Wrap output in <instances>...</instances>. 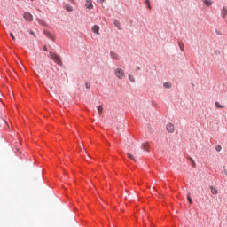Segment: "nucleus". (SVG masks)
<instances>
[{
    "label": "nucleus",
    "instance_id": "nucleus-1",
    "mask_svg": "<svg viewBox=\"0 0 227 227\" xmlns=\"http://www.w3.org/2000/svg\"><path fill=\"white\" fill-rule=\"evenodd\" d=\"M114 75H116V77L118 79H124L125 78V71H123V69L117 67L114 70Z\"/></svg>",
    "mask_w": 227,
    "mask_h": 227
},
{
    "label": "nucleus",
    "instance_id": "nucleus-2",
    "mask_svg": "<svg viewBox=\"0 0 227 227\" xmlns=\"http://www.w3.org/2000/svg\"><path fill=\"white\" fill-rule=\"evenodd\" d=\"M50 58L51 59H53L55 63H57V65H61V59H59V56H58V54L56 53H50Z\"/></svg>",
    "mask_w": 227,
    "mask_h": 227
},
{
    "label": "nucleus",
    "instance_id": "nucleus-3",
    "mask_svg": "<svg viewBox=\"0 0 227 227\" xmlns=\"http://www.w3.org/2000/svg\"><path fill=\"white\" fill-rule=\"evenodd\" d=\"M23 19H25L27 22H33V14L29 12H24Z\"/></svg>",
    "mask_w": 227,
    "mask_h": 227
},
{
    "label": "nucleus",
    "instance_id": "nucleus-4",
    "mask_svg": "<svg viewBox=\"0 0 227 227\" xmlns=\"http://www.w3.org/2000/svg\"><path fill=\"white\" fill-rule=\"evenodd\" d=\"M166 129L169 134H173V132H175V125L169 122L166 125Z\"/></svg>",
    "mask_w": 227,
    "mask_h": 227
},
{
    "label": "nucleus",
    "instance_id": "nucleus-5",
    "mask_svg": "<svg viewBox=\"0 0 227 227\" xmlns=\"http://www.w3.org/2000/svg\"><path fill=\"white\" fill-rule=\"evenodd\" d=\"M91 31L94 32L95 35H100V27H98V25H94Z\"/></svg>",
    "mask_w": 227,
    "mask_h": 227
},
{
    "label": "nucleus",
    "instance_id": "nucleus-6",
    "mask_svg": "<svg viewBox=\"0 0 227 227\" xmlns=\"http://www.w3.org/2000/svg\"><path fill=\"white\" fill-rule=\"evenodd\" d=\"M85 8L88 10H93V2H91V0H87L85 3Z\"/></svg>",
    "mask_w": 227,
    "mask_h": 227
},
{
    "label": "nucleus",
    "instance_id": "nucleus-7",
    "mask_svg": "<svg viewBox=\"0 0 227 227\" xmlns=\"http://www.w3.org/2000/svg\"><path fill=\"white\" fill-rule=\"evenodd\" d=\"M110 56L112 58V59H115L116 61H120V55L119 54H117L114 51H111Z\"/></svg>",
    "mask_w": 227,
    "mask_h": 227
},
{
    "label": "nucleus",
    "instance_id": "nucleus-8",
    "mask_svg": "<svg viewBox=\"0 0 227 227\" xmlns=\"http://www.w3.org/2000/svg\"><path fill=\"white\" fill-rule=\"evenodd\" d=\"M43 34L45 35V36L50 38V40H54V35H52V34H51V32H49L48 30H44Z\"/></svg>",
    "mask_w": 227,
    "mask_h": 227
},
{
    "label": "nucleus",
    "instance_id": "nucleus-9",
    "mask_svg": "<svg viewBox=\"0 0 227 227\" xmlns=\"http://www.w3.org/2000/svg\"><path fill=\"white\" fill-rule=\"evenodd\" d=\"M114 26H115V27H117V29L121 30V24L120 23V21L118 20H114Z\"/></svg>",
    "mask_w": 227,
    "mask_h": 227
},
{
    "label": "nucleus",
    "instance_id": "nucleus-10",
    "mask_svg": "<svg viewBox=\"0 0 227 227\" xmlns=\"http://www.w3.org/2000/svg\"><path fill=\"white\" fill-rule=\"evenodd\" d=\"M226 15H227V9L226 7H223L221 16L223 17V19H226Z\"/></svg>",
    "mask_w": 227,
    "mask_h": 227
},
{
    "label": "nucleus",
    "instance_id": "nucleus-11",
    "mask_svg": "<svg viewBox=\"0 0 227 227\" xmlns=\"http://www.w3.org/2000/svg\"><path fill=\"white\" fill-rule=\"evenodd\" d=\"M202 3L205 4V6H212V1L210 0H202Z\"/></svg>",
    "mask_w": 227,
    "mask_h": 227
},
{
    "label": "nucleus",
    "instance_id": "nucleus-12",
    "mask_svg": "<svg viewBox=\"0 0 227 227\" xmlns=\"http://www.w3.org/2000/svg\"><path fill=\"white\" fill-rule=\"evenodd\" d=\"M65 9L67 10V12H73L74 11V7H72L70 4H67L65 6Z\"/></svg>",
    "mask_w": 227,
    "mask_h": 227
},
{
    "label": "nucleus",
    "instance_id": "nucleus-13",
    "mask_svg": "<svg viewBox=\"0 0 227 227\" xmlns=\"http://www.w3.org/2000/svg\"><path fill=\"white\" fill-rule=\"evenodd\" d=\"M215 107H217V109H223V108H224V106H223V105H221L219 102H215Z\"/></svg>",
    "mask_w": 227,
    "mask_h": 227
},
{
    "label": "nucleus",
    "instance_id": "nucleus-14",
    "mask_svg": "<svg viewBox=\"0 0 227 227\" xmlns=\"http://www.w3.org/2000/svg\"><path fill=\"white\" fill-rule=\"evenodd\" d=\"M148 146H150V144L148 142L142 144L143 150H148Z\"/></svg>",
    "mask_w": 227,
    "mask_h": 227
},
{
    "label": "nucleus",
    "instance_id": "nucleus-15",
    "mask_svg": "<svg viewBox=\"0 0 227 227\" xmlns=\"http://www.w3.org/2000/svg\"><path fill=\"white\" fill-rule=\"evenodd\" d=\"M36 20L39 24H41V26H45V21H43V20L36 18Z\"/></svg>",
    "mask_w": 227,
    "mask_h": 227
},
{
    "label": "nucleus",
    "instance_id": "nucleus-16",
    "mask_svg": "<svg viewBox=\"0 0 227 227\" xmlns=\"http://www.w3.org/2000/svg\"><path fill=\"white\" fill-rule=\"evenodd\" d=\"M127 156L129 157V159H130L131 160H134V162H136V158L130 153H128Z\"/></svg>",
    "mask_w": 227,
    "mask_h": 227
},
{
    "label": "nucleus",
    "instance_id": "nucleus-17",
    "mask_svg": "<svg viewBox=\"0 0 227 227\" xmlns=\"http://www.w3.org/2000/svg\"><path fill=\"white\" fill-rule=\"evenodd\" d=\"M210 189H211L212 194H215V195L217 194L218 192L216 188H214V186H211Z\"/></svg>",
    "mask_w": 227,
    "mask_h": 227
},
{
    "label": "nucleus",
    "instance_id": "nucleus-18",
    "mask_svg": "<svg viewBox=\"0 0 227 227\" xmlns=\"http://www.w3.org/2000/svg\"><path fill=\"white\" fill-rule=\"evenodd\" d=\"M129 79L131 82H135L136 79L134 78V75L129 74Z\"/></svg>",
    "mask_w": 227,
    "mask_h": 227
},
{
    "label": "nucleus",
    "instance_id": "nucleus-19",
    "mask_svg": "<svg viewBox=\"0 0 227 227\" xmlns=\"http://www.w3.org/2000/svg\"><path fill=\"white\" fill-rule=\"evenodd\" d=\"M104 108H102V106H98V114H102V111Z\"/></svg>",
    "mask_w": 227,
    "mask_h": 227
},
{
    "label": "nucleus",
    "instance_id": "nucleus-20",
    "mask_svg": "<svg viewBox=\"0 0 227 227\" xmlns=\"http://www.w3.org/2000/svg\"><path fill=\"white\" fill-rule=\"evenodd\" d=\"M164 88H171V83L170 82H165L163 84Z\"/></svg>",
    "mask_w": 227,
    "mask_h": 227
},
{
    "label": "nucleus",
    "instance_id": "nucleus-21",
    "mask_svg": "<svg viewBox=\"0 0 227 227\" xmlns=\"http://www.w3.org/2000/svg\"><path fill=\"white\" fill-rule=\"evenodd\" d=\"M178 45H179V48H180V50L182 51H184V43H178Z\"/></svg>",
    "mask_w": 227,
    "mask_h": 227
},
{
    "label": "nucleus",
    "instance_id": "nucleus-22",
    "mask_svg": "<svg viewBox=\"0 0 227 227\" xmlns=\"http://www.w3.org/2000/svg\"><path fill=\"white\" fill-rule=\"evenodd\" d=\"M215 150H216V152H221V150H222L221 145H216Z\"/></svg>",
    "mask_w": 227,
    "mask_h": 227
},
{
    "label": "nucleus",
    "instance_id": "nucleus-23",
    "mask_svg": "<svg viewBox=\"0 0 227 227\" xmlns=\"http://www.w3.org/2000/svg\"><path fill=\"white\" fill-rule=\"evenodd\" d=\"M187 200H188L189 203H192V199H191V196L189 194L187 196Z\"/></svg>",
    "mask_w": 227,
    "mask_h": 227
},
{
    "label": "nucleus",
    "instance_id": "nucleus-24",
    "mask_svg": "<svg viewBox=\"0 0 227 227\" xmlns=\"http://www.w3.org/2000/svg\"><path fill=\"white\" fill-rule=\"evenodd\" d=\"M10 36H11V38L13 40V41H15V35H13V33H10Z\"/></svg>",
    "mask_w": 227,
    "mask_h": 227
},
{
    "label": "nucleus",
    "instance_id": "nucleus-25",
    "mask_svg": "<svg viewBox=\"0 0 227 227\" xmlns=\"http://www.w3.org/2000/svg\"><path fill=\"white\" fill-rule=\"evenodd\" d=\"M90 86H91V84H90L89 82H86V83H85V87H86L87 89H89Z\"/></svg>",
    "mask_w": 227,
    "mask_h": 227
},
{
    "label": "nucleus",
    "instance_id": "nucleus-26",
    "mask_svg": "<svg viewBox=\"0 0 227 227\" xmlns=\"http://www.w3.org/2000/svg\"><path fill=\"white\" fill-rule=\"evenodd\" d=\"M71 4H75V0H68Z\"/></svg>",
    "mask_w": 227,
    "mask_h": 227
},
{
    "label": "nucleus",
    "instance_id": "nucleus-27",
    "mask_svg": "<svg viewBox=\"0 0 227 227\" xmlns=\"http://www.w3.org/2000/svg\"><path fill=\"white\" fill-rule=\"evenodd\" d=\"M147 8H148L149 10H152V6L150 5V4H147Z\"/></svg>",
    "mask_w": 227,
    "mask_h": 227
},
{
    "label": "nucleus",
    "instance_id": "nucleus-28",
    "mask_svg": "<svg viewBox=\"0 0 227 227\" xmlns=\"http://www.w3.org/2000/svg\"><path fill=\"white\" fill-rule=\"evenodd\" d=\"M97 1H98V3L102 4V3H104V1H106V0H97Z\"/></svg>",
    "mask_w": 227,
    "mask_h": 227
},
{
    "label": "nucleus",
    "instance_id": "nucleus-29",
    "mask_svg": "<svg viewBox=\"0 0 227 227\" xmlns=\"http://www.w3.org/2000/svg\"><path fill=\"white\" fill-rule=\"evenodd\" d=\"M29 34L32 35V36H35V32L30 31Z\"/></svg>",
    "mask_w": 227,
    "mask_h": 227
},
{
    "label": "nucleus",
    "instance_id": "nucleus-30",
    "mask_svg": "<svg viewBox=\"0 0 227 227\" xmlns=\"http://www.w3.org/2000/svg\"><path fill=\"white\" fill-rule=\"evenodd\" d=\"M145 3H146L147 4H150V0H146Z\"/></svg>",
    "mask_w": 227,
    "mask_h": 227
},
{
    "label": "nucleus",
    "instance_id": "nucleus-31",
    "mask_svg": "<svg viewBox=\"0 0 227 227\" xmlns=\"http://www.w3.org/2000/svg\"><path fill=\"white\" fill-rule=\"evenodd\" d=\"M43 51H47V46H44V47H43Z\"/></svg>",
    "mask_w": 227,
    "mask_h": 227
},
{
    "label": "nucleus",
    "instance_id": "nucleus-32",
    "mask_svg": "<svg viewBox=\"0 0 227 227\" xmlns=\"http://www.w3.org/2000/svg\"><path fill=\"white\" fill-rule=\"evenodd\" d=\"M224 174L227 175V170L226 169H224Z\"/></svg>",
    "mask_w": 227,
    "mask_h": 227
}]
</instances>
